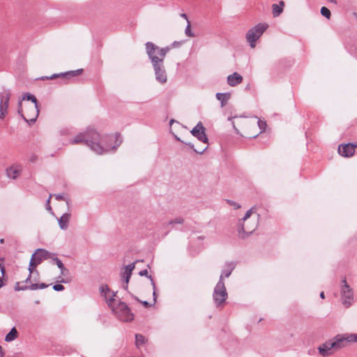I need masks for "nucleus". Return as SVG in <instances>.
Listing matches in <instances>:
<instances>
[{
    "mask_svg": "<svg viewBox=\"0 0 357 357\" xmlns=\"http://www.w3.org/2000/svg\"><path fill=\"white\" fill-rule=\"evenodd\" d=\"M39 289L38 284H31V285L29 287V289L32 290V291H33V290H36V289Z\"/></svg>",
    "mask_w": 357,
    "mask_h": 357,
    "instance_id": "nucleus-41",
    "label": "nucleus"
},
{
    "mask_svg": "<svg viewBox=\"0 0 357 357\" xmlns=\"http://www.w3.org/2000/svg\"><path fill=\"white\" fill-rule=\"evenodd\" d=\"M354 15H355V16H356V17L357 19V13H354Z\"/></svg>",
    "mask_w": 357,
    "mask_h": 357,
    "instance_id": "nucleus-61",
    "label": "nucleus"
},
{
    "mask_svg": "<svg viewBox=\"0 0 357 357\" xmlns=\"http://www.w3.org/2000/svg\"><path fill=\"white\" fill-rule=\"evenodd\" d=\"M10 93L8 91H3L1 93L0 119H3L7 114Z\"/></svg>",
    "mask_w": 357,
    "mask_h": 357,
    "instance_id": "nucleus-11",
    "label": "nucleus"
},
{
    "mask_svg": "<svg viewBox=\"0 0 357 357\" xmlns=\"http://www.w3.org/2000/svg\"><path fill=\"white\" fill-rule=\"evenodd\" d=\"M333 343L331 341H327L321 344H320L318 347L319 353L322 356H328L332 355L335 351L334 347H333Z\"/></svg>",
    "mask_w": 357,
    "mask_h": 357,
    "instance_id": "nucleus-14",
    "label": "nucleus"
},
{
    "mask_svg": "<svg viewBox=\"0 0 357 357\" xmlns=\"http://www.w3.org/2000/svg\"><path fill=\"white\" fill-rule=\"evenodd\" d=\"M146 338L142 334L135 335V344L137 347H140L146 342Z\"/></svg>",
    "mask_w": 357,
    "mask_h": 357,
    "instance_id": "nucleus-25",
    "label": "nucleus"
},
{
    "mask_svg": "<svg viewBox=\"0 0 357 357\" xmlns=\"http://www.w3.org/2000/svg\"><path fill=\"white\" fill-rule=\"evenodd\" d=\"M321 14L327 19H329L331 15L330 10L324 6L321 8Z\"/></svg>",
    "mask_w": 357,
    "mask_h": 357,
    "instance_id": "nucleus-31",
    "label": "nucleus"
},
{
    "mask_svg": "<svg viewBox=\"0 0 357 357\" xmlns=\"http://www.w3.org/2000/svg\"><path fill=\"white\" fill-rule=\"evenodd\" d=\"M140 303L145 307H149L151 304H150L149 302L146 301H140Z\"/></svg>",
    "mask_w": 357,
    "mask_h": 357,
    "instance_id": "nucleus-45",
    "label": "nucleus"
},
{
    "mask_svg": "<svg viewBox=\"0 0 357 357\" xmlns=\"http://www.w3.org/2000/svg\"><path fill=\"white\" fill-rule=\"evenodd\" d=\"M33 255L37 259V264H40L44 260L50 259L51 252L45 249L38 248L35 251Z\"/></svg>",
    "mask_w": 357,
    "mask_h": 357,
    "instance_id": "nucleus-17",
    "label": "nucleus"
},
{
    "mask_svg": "<svg viewBox=\"0 0 357 357\" xmlns=\"http://www.w3.org/2000/svg\"><path fill=\"white\" fill-rule=\"evenodd\" d=\"M101 292L102 294H104V296L105 297L106 301H107L109 299V298H108L109 295H107V294H111V298H112V294H115L114 291H110V289H109V288L108 287L107 285L101 287Z\"/></svg>",
    "mask_w": 357,
    "mask_h": 357,
    "instance_id": "nucleus-26",
    "label": "nucleus"
},
{
    "mask_svg": "<svg viewBox=\"0 0 357 357\" xmlns=\"http://www.w3.org/2000/svg\"><path fill=\"white\" fill-rule=\"evenodd\" d=\"M227 203L236 209L239 208L241 207V205L238 203H236L232 200H227Z\"/></svg>",
    "mask_w": 357,
    "mask_h": 357,
    "instance_id": "nucleus-38",
    "label": "nucleus"
},
{
    "mask_svg": "<svg viewBox=\"0 0 357 357\" xmlns=\"http://www.w3.org/2000/svg\"><path fill=\"white\" fill-rule=\"evenodd\" d=\"M216 98L220 101L221 102V107H223L225 105L226 102L230 98L231 94L229 93H217Z\"/></svg>",
    "mask_w": 357,
    "mask_h": 357,
    "instance_id": "nucleus-22",
    "label": "nucleus"
},
{
    "mask_svg": "<svg viewBox=\"0 0 357 357\" xmlns=\"http://www.w3.org/2000/svg\"><path fill=\"white\" fill-rule=\"evenodd\" d=\"M243 81V77L238 73H234L227 77V84L231 86H235L241 84Z\"/></svg>",
    "mask_w": 357,
    "mask_h": 357,
    "instance_id": "nucleus-18",
    "label": "nucleus"
},
{
    "mask_svg": "<svg viewBox=\"0 0 357 357\" xmlns=\"http://www.w3.org/2000/svg\"><path fill=\"white\" fill-rule=\"evenodd\" d=\"M151 62L155 79L160 84L167 82V76L163 64V61L159 60L158 57L149 58Z\"/></svg>",
    "mask_w": 357,
    "mask_h": 357,
    "instance_id": "nucleus-7",
    "label": "nucleus"
},
{
    "mask_svg": "<svg viewBox=\"0 0 357 357\" xmlns=\"http://www.w3.org/2000/svg\"><path fill=\"white\" fill-rule=\"evenodd\" d=\"M31 274H30V273H29V275L28 278H27L26 279V280H25V282L28 283V282H30V280H31Z\"/></svg>",
    "mask_w": 357,
    "mask_h": 357,
    "instance_id": "nucleus-49",
    "label": "nucleus"
},
{
    "mask_svg": "<svg viewBox=\"0 0 357 357\" xmlns=\"http://www.w3.org/2000/svg\"><path fill=\"white\" fill-rule=\"evenodd\" d=\"M180 45H181V42L174 41V42L172 44L171 47H178Z\"/></svg>",
    "mask_w": 357,
    "mask_h": 357,
    "instance_id": "nucleus-46",
    "label": "nucleus"
},
{
    "mask_svg": "<svg viewBox=\"0 0 357 357\" xmlns=\"http://www.w3.org/2000/svg\"><path fill=\"white\" fill-rule=\"evenodd\" d=\"M268 28L266 23H259L250 29L246 33V40L251 48H255L257 40L262 36L264 32Z\"/></svg>",
    "mask_w": 357,
    "mask_h": 357,
    "instance_id": "nucleus-5",
    "label": "nucleus"
},
{
    "mask_svg": "<svg viewBox=\"0 0 357 357\" xmlns=\"http://www.w3.org/2000/svg\"><path fill=\"white\" fill-rule=\"evenodd\" d=\"M175 138L177 141H181L179 137H178L176 135H175Z\"/></svg>",
    "mask_w": 357,
    "mask_h": 357,
    "instance_id": "nucleus-58",
    "label": "nucleus"
},
{
    "mask_svg": "<svg viewBox=\"0 0 357 357\" xmlns=\"http://www.w3.org/2000/svg\"><path fill=\"white\" fill-rule=\"evenodd\" d=\"M53 289L56 291H60L64 289V287L60 284H56L53 286Z\"/></svg>",
    "mask_w": 357,
    "mask_h": 357,
    "instance_id": "nucleus-39",
    "label": "nucleus"
},
{
    "mask_svg": "<svg viewBox=\"0 0 357 357\" xmlns=\"http://www.w3.org/2000/svg\"><path fill=\"white\" fill-rule=\"evenodd\" d=\"M56 264L59 269L63 268L64 266L61 260H58V261L56 262Z\"/></svg>",
    "mask_w": 357,
    "mask_h": 357,
    "instance_id": "nucleus-44",
    "label": "nucleus"
},
{
    "mask_svg": "<svg viewBox=\"0 0 357 357\" xmlns=\"http://www.w3.org/2000/svg\"><path fill=\"white\" fill-rule=\"evenodd\" d=\"M29 289V287L27 286H20V288H15V291H24Z\"/></svg>",
    "mask_w": 357,
    "mask_h": 357,
    "instance_id": "nucleus-42",
    "label": "nucleus"
},
{
    "mask_svg": "<svg viewBox=\"0 0 357 357\" xmlns=\"http://www.w3.org/2000/svg\"><path fill=\"white\" fill-rule=\"evenodd\" d=\"M116 294H112V298L107 301V303L112 312L123 321H130L133 319V314L126 303L114 298Z\"/></svg>",
    "mask_w": 357,
    "mask_h": 357,
    "instance_id": "nucleus-3",
    "label": "nucleus"
},
{
    "mask_svg": "<svg viewBox=\"0 0 357 357\" xmlns=\"http://www.w3.org/2000/svg\"><path fill=\"white\" fill-rule=\"evenodd\" d=\"M257 124H258L259 128L260 129V133L265 131L266 127V121H262L261 119H258Z\"/></svg>",
    "mask_w": 357,
    "mask_h": 357,
    "instance_id": "nucleus-33",
    "label": "nucleus"
},
{
    "mask_svg": "<svg viewBox=\"0 0 357 357\" xmlns=\"http://www.w3.org/2000/svg\"><path fill=\"white\" fill-rule=\"evenodd\" d=\"M355 147H356V145L350 143L340 145L338 147V152L342 156L349 158L354 154Z\"/></svg>",
    "mask_w": 357,
    "mask_h": 357,
    "instance_id": "nucleus-13",
    "label": "nucleus"
},
{
    "mask_svg": "<svg viewBox=\"0 0 357 357\" xmlns=\"http://www.w3.org/2000/svg\"><path fill=\"white\" fill-rule=\"evenodd\" d=\"M174 122H176L174 119H172L170 121H169V125L172 126Z\"/></svg>",
    "mask_w": 357,
    "mask_h": 357,
    "instance_id": "nucleus-56",
    "label": "nucleus"
},
{
    "mask_svg": "<svg viewBox=\"0 0 357 357\" xmlns=\"http://www.w3.org/2000/svg\"><path fill=\"white\" fill-rule=\"evenodd\" d=\"M205 128L202 122H199L190 131L191 134L204 143H208V137L205 133Z\"/></svg>",
    "mask_w": 357,
    "mask_h": 357,
    "instance_id": "nucleus-10",
    "label": "nucleus"
},
{
    "mask_svg": "<svg viewBox=\"0 0 357 357\" xmlns=\"http://www.w3.org/2000/svg\"><path fill=\"white\" fill-rule=\"evenodd\" d=\"M18 337V332L15 327L11 328L10 332L6 335L5 341L10 342L15 340Z\"/></svg>",
    "mask_w": 357,
    "mask_h": 357,
    "instance_id": "nucleus-23",
    "label": "nucleus"
},
{
    "mask_svg": "<svg viewBox=\"0 0 357 357\" xmlns=\"http://www.w3.org/2000/svg\"><path fill=\"white\" fill-rule=\"evenodd\" d=\"M347 339L349 343L350 342H357V334L351 333L347 334Z\"/></svg>",
    "mask_w": 357,
    "mask_h": 357,
    "instance_id": "nucleus-32",
    "label": "nucleus"
},
{
    "mask_svg": "<svg viewBox=\"0 0 357 357\" xmlns=\"http://www.w3.org/2000/svg\"><path fill=\"white\" fill-rule=\"evenodd\" d=\"M82 72V69H79V70H71V71H68V72L60 73V74H53L50 77L45 76V77H43L41 79L43 80H45V79H53L56 77H75V76H77L79 74H81Z\"/></svg>",
    "mask_w": 357,
    "mask_h": 357,
    "instance_id": "nucleus-16",
    "label": "nucleus"
},
{
    "mask_svg": "<svg viewBox=\"0 0 357 357\" xmlns=\"http://www.w3.org/2000/svg\"><path fill=\"white\" fill-rule=\"evenodd\" d=\"M226 266L227 268L222 271V279L225 278H229L232 272V271L234 270V267H235V265L234 264V263L232 262H230V263H227L226 264Z\"/></svg>",
    "mask_w": 357,
    "mask_h": 357,
    "instance_id": "nucleus-24",
    "label": "nucleus"
},
{
    "mask_svg": "<svg viewBox=\"0 0 357 357\" xmlns=\"http://www.w3.org/2000/svg\"><path fill=\"white\" fill-rule=\"evenodd\" d=\"M184 222V219L182 217H176L174 219L171 220L169 222V225H173L174 224L181 225Z\"/></svg>",
    "mask_w": 357,
    "mask_h": 357,
    "instance_id": "nucleus-30",
    "label": "nucleus"
},
{
    "mask_svg": "<svg viewBox=\"0 0 357 357\" xmlns=\"http://www.w3.org/2000/svg\"><path fill=\"white\" fill-rule=\"evenodd\" d=\"M38 286H39V289H43L46 288L48 285L45 283H40L38 284Z\"/></svg>",
    "mask_w": 357,
    "mask_h": 357,
    "instance_id": "nucleus-47",
    "label": "nucleus"
},
{
    "mask_svg": "<svg viewBox=\"0 0 357 357\" xmlns=\"http://www.w3.org/2000/svg\"><path fill=\"white\" fill-rule=\"evenodd\" d=\"M232 124H233V128H234V130H236V133H238V129L236 128V126H235V125H234V122L232 123Z\"/></svg>",
    "mask_w": 357,
    "mask_h": 357,
    "instance_id": "nucleus-52",
    "label": "nucleus"
},
{
    "mask_svg": "<svg viewBox=\"0 0 357 357\" xmlns=\"http://www.w3.org/2000/svg\"><path fill=\"white\" fill-rule=\"evenodd\" d=\"M0 243H4V239L3 238L0 239Z\"/></svg>",
    "mask_w": 357,
    "mask_h": 357,
    "instance_id": "nucleus-59",
    "label": "nucleus"
},
{
    "mask_svg": "<svg viewBox=\"0 0 357 357\" xmlns=\"http://www.w3.org/2000/svg\"><path fill=\"white\" fill-rule=\"evenodd\" d=\"M17 112L21 114L22 117L30 124H32L36 122L38 115H39V109L38 105H28L26 111V114H22V102H20L18 104V109Z\"/></svg>",
    "mask_w": 357,
    "mask_h": 357,
    "instance_id": "nucleus-8",
    "label": "nucleus"
},
{
    "mask_svg": "<svg viewBox=\"0 0 357 357\" xmlns=\"http://www.w3.org/2000/svg\"><path fill=\"white\" fill-rule=\"evenodd\" d=\"M327 1L329 2L333 3H335V4L337 3L336 0H327Z\"/></svg>",
    "mask_w": 357,
    "mask_h": 357,
    "instance_id": "nucleus-55",
    "label": "nucleus"
},
{
    "mask_svg": "<svg viewBox=\"0 0 357 357\" xmlns=\"http://www.w3.org/2000/svg\"><path fill=\"white\" fill-rule=\"evenodd\" d=\"M259 214L254 208L248 210L244 217L239 220L238 224V233L241 238H245L251 234L258 227Z\"/></svg>",
    "mask_w": 357,
    "mask_h": 357,
    "instance_id": "nucleus-2",
    "label": "nucleus"
},
{
    "mask_svg": "<svg viewBox=\"0 0 357 357\" xmlns=\"http://www.w3.org/2000/svg\"><path fill=\"white\" fill-rule=\"evenodd\" d=\"M320 297L321 298H325V295H324V293L323 291L320 293Z\"/></svg>",
    "mask_w": 357,
    "mask_h": 357,
    "instance_id": "nucleus-54",
    "label": "nucleus"
},
{
    "mask_svg": "<svg viewBox=\"0 0 357 357\" xmlns=\"http://www.w3.org/2000/svg\"><path fill=\"white\" fill-rule=\"evenodd\" d=\"M22 100H30L32 102V105H38V100L36 99V98L32 95V94H30V93H26L23 96L22 98Z\"/></svg>",
    "mask_w": 357,
    "mask_h": 357,
    "instance_id": "nucleus-28",
    "label": "nucleus"
},
{
    "mask_svg": "<svg viewBox=\"0 0 357 357\" xmlns=\"http://www.w3.org/2000/svg\"><path fill=\"white\" fill-rule=\"evenodd\" d=\"M38 264H37V259L32 255L30 261H29V271L30 274H31L33 272V268L36 267Z\"/></svg>",
    "mask_w": 357,
    "mask_h": 357,
    "instance_id": "nucleus-27",
    "label": "nucleus"
},
{
    "mask_svg": "<svg viewBox=\"0 0 357 357\" xmlns=\"http://www.w3.org/2000/svg\"><path fill=\"white\" fill-rule=\"evenodd\" d=\"M53 197V195H50L49 196V198L47 199V202H46V204H45V207H46V209L49 211V212H51L52 213V207L50 206V199L51 198Z\"/></svg>",
    "mask_w": 357,
    "mask_h": 357,
    "instance_id": "nucleus-35",
    "label": "nucleus"
},
{
    "mask_svg": "<svg viewBox=\"0 0 357 357\" xmlns=\"http://www.w3.org/2000/svg\"><path fill=\"white\" fill-rule=\"evenodd\" d=\"M15 288H20V286L19 285L18 282L16 284Z\"/></svg>",
    "mask_w": 357,
    "mask_h": 357,
    "instance_id": "nucleus-57",
    "label": "nucleus"
},
{
    "mask_svg": "<svg viewBox=\"0 0 357 357\" xmlns=\"http://www.w3.org/2000/svg\"><path fill=\"white\" fill-rule=\"evenodd\" d=\"M139 275L141 276H146L147 277L150 281H151V286L153 289H155V284L153 280V278L151 275H149V273H148V271L146 269L145 270H142L139 273Z\"/></svg>",
    "mask_w": 357,
    "mask_h": 357,
    "instance_id": "nucleus-29",
    "label": "nucleus"
},
{
    "mask_svg": "<svg viewBox=\"0 0 357 357\" xmlns=\"http://www.w3.org/2000/svg\"><path fill=\"white\" fill-rule=\"evenodd\" d=\"M3 285V280L2 279L0 278V288H1Z\"/></svg>",
    "mask_w": 357,
    "mask_h": 357,
    "instance_id": "nucleus-53",
    "label": "nucleus"
},
{
    "mask_svg": "<svg viewBox=\"0 0 357 357\" xmlns=\"http://www.w3.org/2000/svg\"><path fill=\"white\" fill-rule=\"evenodd\" d=\"M145 47L146 52L149 58H151V56L158 57V59L161 60L162 61H164V59L166 54L172 48L171 46L160 48L151 42H147L145 44Z\"/></svg>",
    "mask_w": 357,
    "mask_h": 357,
    "instance_id": "nucleus-6",
    "label": "nucleus"
},
{
    "mask_svg": "<svg viewBox=\"0 0 357 357\" xmlns=\"http://www.w3.org/2000/svg\"><path fill=\"white\" fill-rule=\"evenodd\" d=\"M181 17H183V18H184V19H185L187 21L188 20V17H187L186 14H185V13H182V14H181Z\"/></svg>",
    "mask_w": 357,
    "mask_h": 357,
    "instance_id": "nucleus-51",
    "label": "nucleus"
},
{
    "mask_svg": "<svg viewBox=\"0 0 357 357\" xmlns=\"http://www.w3.org/2000/svg\"><path fill=\"white\" fill-rule=\"evenodd\" d=\"M228 297L225 282L222 281V275H220L218 282L216 284L213 293V300L216 307L222 305Z\"/></svg>",
    "mask_w": 357,
    "mask_h": 357,
    "instance_id": "nucleus-4",
    "label": "nucleus"
},
{
    "mask_svg": "<svg viewBox=\"0 0 357 357\" xmlns=\"http://www.w3.org/2000/svg\"><path fill=\"white\" fill-rule=\"evenodd\" d=\"M56 200H64L68 204V199H66L62 194H57L54 195Z\"/></svg>",
    "mask_w": 357,
    "mask_h": 357,
    "instance_id": "nucleus-36",
    "label": "nucleus"
},
{
    "mask_svg": "<svg viewBox=\"0 0 357 357\" xmlns=\"http://www.w3.org/2000/svg\"><path fill=\"white\" fill-rule=\"evenodd\" d=\"M153 303L156 302V293H155V288L153 289Z\"/></svg>",
    "mask_w": 357,
    "mask_h": 357,
    "instance_id": "nucleus-48",
    "label": "nucleus"
},
{
    "mask_svg": "<svg viewBox=\"0 0 357 357\" xmlns=\"http://www.w3.org/2000/svg\"><path fill=\"white\" fill-rule=\"evenodd\" d=\"M120 135H100L93 129H88L83 133H79L70 139L72 144H85L96 153L101 155L115 151L121 143Z\"/></svg>",
    "mask_w": 357,
    "mask_h": 357,
    "instance_id": "nucleus-1",
    "label": "nucleus"
},
{
    "mask_svg": "<svg viewBox=\"0 0 357 357\" xmlns=\"http://www.w3.org/2000/svg\"><path fill=\"white\" fill-rule=\"evenodd\" d=\"M284 6V1H280L279 4H273V15L274 17L279 16L283 11V7Z\"/></svg>",
    "mask_w": 357,
    "mask_h": 357,
    "instance_id": "nucleus-21",
    "label": "nucleus"
},
{
    "mask_svg": "<svg viewBox=\"0 0 357 357\" xmlns=\"http://www.w3.org/2000/svg\"><path fill=\"white\" fill-rule=\"evenodd\" d=\"M341 298L342 304L346 307H349L352 305L354 301L353 291L352 289L347 284L345 278L342 281Z\"/></svg>",
    "mask_w": 357,
    "mask_h": 357,
    "instance_id": "nucleus-9",
    "label": "nucleus"
},
{
    "mask_svg": "<svg viewBox=\"0 0 357 357\" xmlns=\"http://www.w3.org/2000/svg\"><path fill=\"white\" fill-rule=\"evenodd\" d=\"M61 282H63V283H66L67 282L65 280H61Z\"/></svg>",
    "mask_w": 357,
    "mask_h": 357,
    "instance_id": "nucleus-60",
    "label": "nucleus"
},
{
    "mask_svg": "<svg viewBox=\"0 0 357 357\" xmlns=\"http://www.w3.org/2000/svg\"><path fill=\"white\" fill-rule=\"evenodd\" d=\"M185 33L189 37H193L194 36L193 33L191 31L190 23L189 20H188V25H187V26H186V28L185 29Z\"/></svg>",
    "mask_w": 357,
    "mask_h": 357,
    "instance_id": "nucleus-34",
    "label": "nucleus"
},
{
    "mask_svg": "<svg viewBox=\"0 0 357 357\" xmlns=\"http://www.w3.org/2000/svg\"><path fill=\"white\" fill-rule=\"evenodd\" d=\"M60 271H61V275H66V273L68 272V269H66L65 268V266H63V268H60Z\"/></svg>",
    "mask_w": 357,
    "mask_h": 357,
    "instance_id": "nucleus-43",
    "label": "nucleus"
},
{
    "mask_svg": "<svg viewBox=\"0 0 357 357\" xmlns=\"http://www.w3.org/2000/svg\"><path fill=\"white\" fill-rule=\"evenodd\" d=\"M331 342L333 345V347H334L335 351L345 347L347 346V344L349 343L347 339V334L337 335L334 337L333 340Z\"/></svg>",
    "mask_w": 357,
    "mask_h": 357,
    "instance_id": "nucleus-15",
    "label": "nucleus"
},
{
    "mask_svg": "<svg viewBox=\"0 0 357 357\" xmlns=\"http://www.w3.org/2000/svg\"><path fill=\"white\" fill-rule=\"evenodd\" d=\"M135 264L132 263L128 266H126L121 272V276L125 282V285L123 286V289H125L128 288V284L132 275V271L135 269Z\"/></svg>",
    "mask_w": 357,
    "mask_h": 357,
    "instance_id": "nucleus-12",
    "label": "nucleus"
},
{
    "mask_svg": "<svg viewBox=\"0 0 357 357\" xmlns=\"http://www.w3.org/2000/svg\"><path fill=\"white\" fill-rule=\"evenodd\" d=\"M185 144L187 145H188L190 147H191L192 149H193L194 151L197 153H202L207 149V146H206V147L203 148L201 150H197V149H195L193 148V144H192L191 143H185Z\"/></svg>",
    "mask_w": 357,
    "mask_h": 357,
    "instance_id": "nucleus-37",
    "label": "nucleus"
},
{
    "mask_svg": "<svg viewBox=\"0 0 357 357\" xmlns=\"http://www.w3.org/2000/svg\"><path fill=\"white\" fill-rule=\"evenodd\" d=\"M4 353L3 351L2 347L0 346V357H3Z\"/></svg>",
    "mask_w": 357,
    "mask_h": 357,
    "instance_id": "nucleus-50",
    "label": "nucleus"
},
{
    "mask_svg": "<svg viewBox=\"0 0 357 357\" xmlns=\"http://www.w3.org/2000/svg\"><path fill=\"white\" fill-rule=\"evenodd\" d=\"M20 166H11L6 169V175L8 178L15 179L21 172Z\"/></svg>",
    "mask_w": 357,
    "mask_h": 357,
    "instance_id": "nucleus-20",
    "label": "nucleus"
},
{
    "mask_svg": "<svg viewBox=\"0 0 357 357\" xmlns=\"http://www.w3.org/2000/svg\"><path fill=\"white\" fill-rule=\"evenodd\" d=\"M50 259H52L53 261H54L55 263L56 261H58V260H60L58 257H57V255L54 252H51V256L50 257Z\"/></svg>",
    "mask_w": 357,
    "mask_h": 357,
    "instance_id": "nucleus-40",
    "label": "nucleus"
},
{
    "mask_svg": "<svg viewBox=\"0 0 357 357\" xmlns=\"http://www.w3.org/2000/svg\"><path fill=\"white\" fill-rule=\"evenodd\" d=\"M70 217V213H66L58 219V223L61 229L65 231L68 228Z\"/></svg>",
    "mask_w": 357,
    "mask_h": 357,
    "instance_id": "nucleus-19",
    "label": "nucleus"
}]
</instances>
